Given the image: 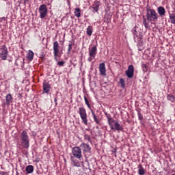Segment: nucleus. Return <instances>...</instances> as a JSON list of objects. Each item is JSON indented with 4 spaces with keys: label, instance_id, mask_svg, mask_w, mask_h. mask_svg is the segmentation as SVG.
Returning <instances> with one entry per match:
<instances>
[{
    "label": "nucleus",
    "instance_id": "c85d7f7f",
    "mask_svg": "<svg viewBox=\"0 0 175 175\" xmlns=\"http://www.w3.org/2000/svg\"><path fill=\"white\" fill-rule=\"evenodd\" d=\"M119 83L122 88H125V81L124 80V79L122 78L120 79Z\"/></svg>",
    "mask_w": 175,
    "mask_h": 175
},
{
    "label": "nucleus",
    "instance_id": "a878e982",
    "mask_svg": "<svg viewBox=\"0 0 175 175\" xmlns=\"http://www.w3.org/2000/svg\"><path fill=\"white\" fill-rule=\"evenodd\" d=\"M170 19L171 21L172 24H175V14H170Z\"/></svg>",
    "mask_w": 175,
    "mask_h": 175
},
{
    "label": "nucleus",
    "instance_id": "a19ab883",
    "mask_svg": "<svg viewBox=\"0 0 175 175\" xmlns=\"http://www.w3.org/2000/svg\"><path fill=\"white\" fill-rule=\"evenodd\" d=\"M114 152H117V150H115Z\"/></svg>",
    "mask_w": 175,
    "mask_h": 175
},
{
    "label": "nucleus",
    "instance_id": "aec40b11",
    "mask_svg": "<svg viewBox=\"0 0 175 175\" xmlns=\"http://www.w3.org/2000/svg\"><path fill=\"white\" fill-rule=\"evenodd\" d=\"M146 173V171L144 170V167H143V165L142 164H139L138 165V174L139 175H144Z\"/></svg>",
    "mask_w": 175,
    "mask_h": 175
},
{
    "label": "nucleus",
    "instance_id": "72a5a7b5",
    "mask_svg": "<svg viewBox=\"0 0 175 175\" xmlns=\"http://www.w3.org/2000/svg\"><path fill=\"white\" fill-rule=\"evenodd\" d=\"M142 69L144 72H147V65L146 64H143L142 65Z\"/></svg>",
    "mask_w": 175,
    "mask_h": 175
},
{
    "label": "nucleus",
    "instance_id": "412c9836",
    "mask_svg": "<svg viewBox=\"0 0 175 175\" xmlns=\"http://www.w3.org/2000/svg\"><path fill=\"white\" fill-rule=\"evenodd\" d=\"M25 171L28 174H31V173H33V165H27L25 168Z\"/></svg>",
    "mask_w": 175,
    "mask_h": 175
},
{
    "label": "nucleus",
    "instance_id": "f257e3e1",
    "mask_svg": "<svg viewBox=\"0 0 175 175\" xmlns=\"http://www.w3.org/2000/svg\"><path fill=\"white\" fill-rule=\"evenodd\" d=\"M20 140L19 146L22 147V148L28 150V148H29V135H28L27 131L24 130L21 133Z\"/></svg>",
    "mask_w": 175,
    "mask_h": 175
},
{
    "label": "nucleus",
    "instance_id": "4be33fe9",
    "mask_svg": "<svg viewBox=\"0 0 175 175\" xmlns=\"http://www.w3.org/2000/svg\"><path fill=\"white\" fill-rule=\"evenodd\" d=\"M33 55L34 53L32 51L29 50L28 51L27 55V58L29 61H32V59H33Z\"/></svg>",
    "mask_w": 175,
    "mask_h": 175
},
{
    "label": "nucleus",
    "instance_id": "79ce46f5",
    "mask_svg": "<svg viewBox=\"0 0 175 175\" xmlns=\"http://www.w3.org/2000/svg\"><path fill=\"white\" fill-rule=\"evenodd\" d=\"M79 110H81V108H79Z\"/></svg>",
    "mask_w": 175,
    "mask_h": 175
},
{
    "label": "nucleus",
    "instance_id": "6ab92c4d",
    "mask_svg": "<svg viewBox=\"0 0 175 175\" xmlns=\"http://www.w3.org/2000/svg\"><path fill=\"white\" fill-rule=\"evenodd\" d=\"M157 12L159 16H165V13H166V10H165V8L160 6L157 8Z\"/></svg>",
    "mask_w": 175,
    "mask_h": 175
},
{
    "label": "nucleus",
    "instance_id": "5701e85b",
    "mask_svg": "<svg viewBox=\"0 0 175 175\" xmlns=\"http://www.w3.org/2000/svg\"><path fill=\"white\" fill-rule=\"evenodd\" d=\"M74 13L76 17L79 18L81 16V10H80V8H75Z\"/></svg>",
    "mask_w": 175,
    "mask_h": 175
},
{
    "label": "nucleus",
    "instance_id": "a211bd4d",
    "mask_svg": "<svg viewBox=\"0 0 175 175\" xmlns=\"http://www.w3.org/2000/svg\"><path fill=\"white\" fill-rule=\"evenodd\" d=\"M92 114L96 124H97L98 125H100V118H99L98 116H96L95 114V112H94V110H92Z\"/></svg>",
    "mask_w": 175,
    "mask_h": 175
},
{
    "label": "nucleus",
    "instance_id": "9b49d317",
    "mask_svg": "<svg viewBox=\"0 0 175 175\" xmlns=\"http://www.w3.org/2000/svg\"><path fill=\"white\" fill-rule=\"evenodd\" d=\"M135 68H133V65H130L128 68V70L126 71V75L129 79H132L133 77V72Z\"/></svg>",
    "mask_w": 175,
    "mask_h": 175
},
{
    "label": "nucleus",
    "instance_id": "20e7f679",
    "mask_svg": "<svg viewBox=\"0 0 175 175\" xmlns=\"http://www.w3.org/2000/svg\"><path fill=\"white\" fill-rule=\"evenodd\" d=\"M72 154L73 155V157L79 159V161H81L83 155L81 154V148H80V147L75 146L74 148H72Z\"/></svg>",
    "mask_w": 175,
    "mask_h": 175
},
{
    "label": "nucleus",
    "instance_id": "ea45409f",
    "mask_svg": "<svg viewBox=\"0 0 175 175\" xmlns=\"http://www.w3.org/2000/svg\"><path fill=\"white\" fill-rule=\"evenodd\" d=\"M16 175H18V172H16Z\"/></svg>",
    "mask_w": 175,
    "mask_h": 175
},
{
    "label": "nucleus",
    "instance_id": "423d86ee",
    "mask_svg": "<svg viewBox=\"0 0 175 175\" xmlns=\"http://www.w3.org/2000/svg\"><path fill=\"white\" fill-rule=\"evenodd\" d=\"M53 54L55 57V59L57 61V57H61V54L59 53V44L55 41L53 43Z\"/></svg>",
    "mask_w": 175,
    "mask_h": 175
},
{
    "label": "nucleus",
    "instance_id": "2f4dec72",
    "mask_svg": "<svg viewBox=\"0 0 175 175\" xmlns=\"http://www.w3.org/2000/svg\"><path fill=\"white\" fill-rule=\"evenodd\" d=\"M143 24H144L145 28H148V23H147V21H146V19H144Z\"/></svg>",
    "mask_w": 175,
    "mask_h": 175
},
{
    "label": "nucleus",
    "instance_id": "1a4fd4ad",
    "mask_svg": "<svg viewBox=\"0 0 175 175\" xmlns=\"http://www.w3.org/2000/svg\"><path fill=\"white\" fill-rule=\"evenodd\" d=\"M79 115L83 124L88 125V119H87V112H85V110H79Z\"/></svg>",
    "mask_w": 175,
    "mask_h": 175
},
{
    "label": "nucleus",
    "instance_id": "bb28decb",
    "mask_svg": "<svg viewBox=\"0 0 175 175\" xmlns=\"http://www.w3.org/2000/svg\"><path fill=\"white\" fill-rule=\"evenodd\" d=\"M105 114L107 117L108 124L111 121V120H114L110 114L107 113V112H105Z\"/></svg>",
    "mask_w": 175,
    "mask_h": 175
},
{
    "label": "nucleus",
    "instance_id": "9d476101",
    "mask_svg": "<svg viewBox=\"0 0 175 175\" xmlns=\"http://www.w3.org/2000/svg\"><path fill=\"white\" fill-rule=\"evenodd\" d=\"M133 33L134 35V40L135 42H142V34L140 33H137V31H136V27H134L133 29Z\"/></svg>",
    "mask_w": 175,
    "mask_h": 175
},
{
    "label": "nucleus",
    "instance_id": "b1692460",
    "mask_svg": "<svg viewBox=\"0 0 175 175\" xmlns=\"http://www.w3.org/2000/svg\"><path fill=\"white\" fill-rule=\"evenodd\" d=\"M167 100H170V102L174 103L175 102V98L174 96L172 94L167 95Z\"/></svg>",
    "mask_w": 175,
    "mask_h": 175
},
{
    "label": "nucleus",
    "instance_id": "7c9ffc66",
    "mask_svg": "<svg viewBox=\"0 0 175 175\" xmlns=\"http://www.w3.org/2000/svg\"><path fill=\"white\" fill-rule=\"evenodd\" d=\"M84 99H85V103H86L88 107H89V109H90L91 105H90V103H89V101H88V98H87V97L85 96V97H84Z\"/></svg>",
    "mask_w": 175,
    "mask_h": 175
},
{
    "label": "nucleus",
    "instance_id": "0eeeda50",
    "mask_svg": "<svg viewBox=\"0 0 175 175\" xmlns=\"http://www.w3.org/2000/svg\"><path fill=\"white\" fill-rule=\"evenodd\" d=\"M39 12L41 18H44L47 16V6L44 4L40 5Z\"/></svg>",
    "mask_w": 175,
    "mask_h": 175
},
{
    "label": "nucleus",
    "instance_id": "e433bc0d",
    "mask_svg": "<svg viewBox=\"0 0 175 175\" xmlns=\"http://www.w3.org/2000/svg\"><path fill=\"white\" fill-rule=\"evenodd\" d=\"M21 62H22V64L23 65V64H24V62H25V59H22Z\"/></svg>",
    "mask_w": 175,
    "mask_h": 175
},
{
    "label": "nucleus",
    "instance_id": "7ed1b4c3",
    "mask_svg": "<svg viewBox=\"0 0 175 175\" xmlns=\"http://www.w3.org/2000/svg\"><path fill=\"white\" fill-rule=\"evenodd\" d=\"M146 16L148 21H156L158 20V14L152 9L148 8L146 10Z\"/></svg>",
    "mask_w": 175,
    "mask_h": 175
},
{
    "label": "nucleus",
    "instance_id": "c756f323",
    "mask_svg": "<svg viewBox=\"0 0 175 175\" xmlns=\"http://www.w3.org/2000/svg\"><path fill=\"white\" fill-rule=\"evenodd\" d=\"M137 115L139 121H143V115L142 114V113H140V111H138Z\"/></svg>",
    "mask_w": 175,
    "mask_h": 175
},
{
    "label": "nucleus",
    "instance_id": "f03ea898",
    "mask_svg": "<svg viewBox=\"0 0 175 175\" xmlns=\"http://www.w3.org/2000/svg\"><path fill=\"white\" fill-rule=\"evenodd\" d=\"M108 125L109 126L111 131H123L124 127L122 125H120V122L118 120H111L108 123Z\"/></svg>",
    "mask_w": 175,
    "mask_h": 175
},
{
    "label": "nucleus",
    "instance_id": "473e14b6",
    "mask_svg": "<svg viewBox=\"0 0 175 175\" xmlns=\"http://www.w3.org/2000/svg\"><path fill=\"white\" fill-rule=\"evenodd\" d=\"M72 43L68 44V54H70V51L72 50Z\"/></svg>",
    "mask_w": 175,
    "mask_h": 175
},
{
    "label": "nucleus",
    "instance_id": "f3484780",
    "mask_svg": "<svg viewBox=\"0 0 175 175\" xmlns=\"http://www.w3.org/2000/svg\"><path fill=\"white\" fill-rule=\"evenodd\" d=\"M99 5H100V2L99 1H96L93 5L91 7L92 9L93 13H96L99 10Z\"/></svg>",
    "mask_w": 175,
    "mask_h": 175
},
{
    "label": "nucleus",
    "instance_id": "f8f14e48",
    "mask_svg": "<svg viewBox=\"0 0 175 175\" xmlns=\"http://www.w3.org/2000/svg\"><path fill=\"white\" fill-rule=\"evenodd\" d=\"M81 148L83 150V152H90L91 153V146L85 143H82L80 145Z\"/></svg>",
    "mask_w": 175,
    "mask_h": 175
},
{
    "label": "nucleus",
    "instance_id": "39448f33",
    "mask_svg": "<svg viewBox=\"0 0 175 175\" xmlns=\"http://www.w3.org/2000/svg\"><path fill=\"white\" fill-rule=\"evenodd\" d=\"M98 51V48L96 46H92L91 49H89V55L88 61L91 62V61L95 59V57H96V53Z\"/></svg>",
    "mask_w": 175,
    "mask_h": 175
},
{
    "label": "nucleus",
    "instance_id": "cd10ccee",
    "mask_svg": "<svg viewBox=\"0 0 175 175\" xmlns=\"http://www.w3.org/2000/svg\"><path fill=\"white\" fill-rule=\"evenodd\" d=\"M84 139L85 140L89 142V143H92V141L91 140V137L88 134L84 135Z\"/></svg>",
    "mask_w": 175,
    "mask_h": 175
},
{
    "label": "nucleus",
    "instance_id": "c9c22d12",
    "mask_svg": "<svg viewBox=\"0 0 175 175\" xmlns=\"http://www.w3.org/2000/svg\"><path fill=\"white\" fill-rule=\"evenodd\" d=\"M0 175H9L7 172L0 171Z\"/></svg>",
    "mask_w": 175,
    "mask_h": 175
},
{
    "label": "nucleus",
    "instance_id": "dca6fc26",
    "mask_svg": "<svg viewBox=\"0 0 175 175\" xmlns=\"http://www.w3.org/2000/svg\"><path fill=\"white\" fill-rule=\"evenodd\" d=\"M10 103H13V96H12V94H8L5 96V104L9 106Z\"/></svg>",
    "mask_w": 175,
    "mask_h": 175
},
{
    "label": "nucleus",
    "instance_id": "58836bf2",
    "mask_svg": "<svg viewBox=\"0 0 175 175\" xmlns=\"http://www.w3.org/2000/svg\"><path fill=\"white\" fill-rule=\"evenodd\" d=\"M55 103L57 105V98H55Z\"/></svg>",
    "mask_w": 175,
    "mask_h": 175
},
{
    "label": "nucleus",
    "instance_id": "393cba45",
    "mask_svg": "<svg viewBox=\"0 0 175 175\" xmlns=\"http://www.w3.org/2000/svg\"><path fill=\"white\" fill-rule=\"evenodd\" d=\"M86 33L87 35H88V36H91V35H92V27L91 26L88 27Z\"/></svg>",
    "mask_w": 175,
    "mask_h": 175
},
{
    "label": "nucleus",
    "instance_id": "4468645a",
    "mask_svg": "<svg viewBox=\"0 0 175 175\" xmlns=\"http://www.w3.org/2000/svg\"><path fill=\"white\" fill-rule=\"evenodd\" d=\"M51 88V86L50 85V83L46 81L43 83V91L44 94H49V92H50Z\"/></svg>",
    "mask_w": 175,
    "mask_h": 175
},
{
    "label": "nucleus",
    "instance_id": "4c0bfd02",
    "mask_svg": "<svg viewBox=\"0 0 175 175\" xmlns=\"http://www.w3.org/2000/svg\"><path fill=\"white\" fill-rule=\"evenodd\" d=\"M29 0H24L25 3H27Z\"/></svg>",
    "mask_w": 175,
    "mask_h": 175
},
{
    "label": "nucleus",
    "instance_id": "2eb2a0df",
    "mask_svg": "<svg viewBox=\"0 0 175 175\" xmlns=\"http://www.w3.org/2000/svg\"><path fill=\"white\" fill-rule=\"evenodd\" d=\"M70 161L71 163L72 164V166L75 167H80V161L76 159V158L73 157V156L70 157Z\"/></svg>",
    "mask_w": 175,
    "mask_h": 175
},
{
    "label": "nucleus",
    "instance_id": "6e6552de",
    "mask_svg": "<svg viewBox=\"0 0 175 175\" xmlns=\"http://www.w3.org/2000/svg\"><path fill=\"white\" fill-rule=\"evenodd\" d=\"M0 55L3 61H5L8 58V48H6V46H3L0 49Z\"/></svg>",
    "mask_w": 175,
    "mask_h": 175
},
{
    "label": "nucleus",
    "instance_id": "ddd939ff",
    "mask_svg": "<svg viewBox=\"0 0 175 175\" xmlns=\"http://www.w3.org/2000/svg\"><path fill=\"white\" fill-rule=\"evenodd\" d=\"M99 72L101 76H106V66L105 65V63L100 64Z\"/></svg>",
    "mask_w": 175,
    "mask_h": 175
},
{
    "label": "nucleus",
    "instance_id": "f704fd0d",
    "mask_svg": "<svg viewBox=\"0 0 175 175\" xmlns=\"http://www.w3.org/2000/svg\"><path fill=\"white\" fill-rule=\"evenodd\" d=\"M64 64H65V62L64 61L57 62V65H59V66H64Z\"/></svg>",
    "mask_w": 175,
    "mask_h": 175
}]
</instances>
